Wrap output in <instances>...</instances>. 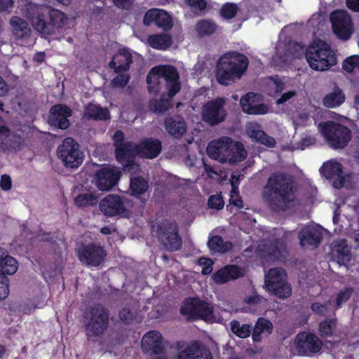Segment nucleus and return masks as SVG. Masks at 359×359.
Returning a JSON list of instances; mask_svg holds the SVG:
<instances>
[{
    "instance_id": "nucleus-55",
    "label": "nucleus",
    "mask_w": 359,
    "mask_h": 359,
    "mask_svg": "<svg viewBox=\"0 0 359 359\" xmlns=\"http://www.w3.org/2000/svg\"><path fill=\"white\" fill-rule=\"evenodd\" d=\"M119 319L126 325L130 324L133 319L134 315L128 308H123L118 313Z\"/></svg>"
},
{
    "instance_id": "nucleus-26",
    "label": "nucleus",
    "mask_w": 359,
    "mask_h": 359,
    "mask_svg": "<svg viewBox=\"0 0 359 359\" xmlns=\"http://www.w3.org/2000/svg\"><path fill=\"white\" fill-rule=\"evenodd\" d=\"M257 94L252 92L248 93L241 98L240 104L242 110L248 114L260 115L268 112L269 108L264 104H255Z\"/></svg>"
},
{
    "instance_id": "nucleus-36",
    "label": "nucleus",
    "mask_w": 359,
    "mask_h": 359,
    "mask_svg": "<svg viewBox=\"0 0 359 359\" xmlns=\"http://www.w3.org/2000/svg\"><path fill=\"white\" fill-rule=\"evenodd\" d=\"M320 172L323 176L329 180L341 177L342 165L336 161H327L321 166Z\"/></svg>"
},
{
    "instance_id": "nucleus-56",
    "label": "nucleus",
    "mask_w": 359,
    "mask_h": 359,
    "mask_svg": "<svg viewBox=\"0 0 359 359\" xmlns=\"http://www.w3.org/2000/svg\"><path fill=\"white\" fill-rule=\"evenodd\" d=\"M112 2L117 8L128 11L133 7L135 0H112Z\"/></svg>"
},
{
    "instance_id": "nucleus-15",
    "label": "nucleus",
    "mask_w": 359,
    "mask_h": 359,
    "mask_svg": "<svg viewBox=\"0 0 359 359\" xmlns=\"http://www.w3.org/2000/svg\"><path fill=\"white\" fill-rule=\"evenodd\" d=\"M296 348L301 355L319 353L323 347L322 341L313 333L302 332L295 337Z\"/></svg>"
},
{
    "instance_id": "nucleus-53",
    "label": "nucleus",
    "mask_w": 359,
    "mask_h": 359,
    "mask_svg": "<svg viewBox=\"0 0 359 359\" xmlns=\"http://www.w3.org/2000/svg\"><path fill=\"white\" fill-rule=\"evenodd\" d=\"M9 294V280L4 273H0V301L5 299Z\"/></svg>"
},
{
    "instance_id": "nucleus-4",
    "label": "nucleus",
    "mask_w": 359,
    "mask_h": 359,
    "mask_svg": "<svg viewBox=\"0 0 359 359\" xmlns=\"http://www.w3.org/2000/svg\"><path fill=\"white\" fill-rule=\"evenodd\" d=\"M65 15L57 9L46 6H38L30 18L34 29L45 38L52 35L55 28H61L65 24Z\"/></svg>"
},
{
    "instance_id": "nucleus-2",
    "label": "nucleus",
    "mask_w": 359,
    "mask_h": 359,
    "mask_svg": "<svg viewBox=\"0 0 359 359\" xmlns=\"http://www.w3.org/2000/svg\"><path fill=\"white\" fill-rule=\"evenodd\" d=\"M249 60L243 53L231 51L224 53L217 61L215 77L223 86H228L236 79H241L247 71Z\"/></svg>"
},
{
    "instance_id": "nucleus-49",
    "label": "nucleus",
    "mask_w": 359,
    "mask_h": 359,
    "mask_svg": "<svg viewBox=\"0 0 359 359\" xmlns=\"http://www.w3.org/2000/svg\"><path fill=\"white\" fill-rule=\"evenodd\" d=\"M344 70L352 73L354 69L359 70V55H353L346 58L342 63Z\"/></svg>"
},
{
    "instance_id": "nucleus-46",
    "label": "nucleus",
    "mask_w": 359,
    "mask_h": 359,
    "mask_svg": "<svg viewBox=\"0 0 359 359\" xmlns=\"http://www.w3.org/2000/svg\"><path fill=\"white\" fill-rule=\"evenodd\" d=\"M262 126L256 122H249L246 125L245 133L247 135L256 142H258L261 135L264 134Z\"/></svg>"
},
{
    "instance_id": "nucleus-23",
    "label": "nucleus",
    "mask_w": 359,
    "mask_h": 359,
    "mask_svg": "<svg viewBox=\"0 0 359 359\" xmlns=\"http://www.w3.org/2000/svg\"><path fill=\"white\" fill-rule=\"evenodd\" d=\"M132 62V54L128 48H122L113 56L109 67L113 69L116 74H119L128 72Z\"/></svg>"
},
{
    "instance_id": "nucleus-44",
    "label": "nucleus",
    "mask_w": 359,
    "mask_h": 359,
    "mask_svg": "<svg viewBox=\"0 0 359 359\" xmlns=\"http://www.w3.org/2000/svg\"><path fill=\"white\" fill-rule=\"evenodd\" d=\"M230 326L231 332L239 338L245 339L252 334L250 325H241L238 320H233L230 323Z\"/></svg>"
},
{
    "instance_id": "nucleus-28",
    "label": "nucleus",
    "mask_w": 359,
    "mask_h": 359,
    "mask_svg": "<svg viewBox=\"0 0 359 359\" xmlns=\"http://www.w3.org/2000/svg\"><path fill=\"white\" fill-rule=\"evenodd\" d=\"M164 127L167 133L177 140L181 139L187 130V123L183 119L172 116L165 118Z\"/></svg>"
},
{
    "instance_id": "nucleus-30",
    "label": "nucleus",
    "mask_w": 359,
    "mask_h": 359,
    "mask_svg": "<svg viewBox=\"0 0 359 359\" xmlns=\"http://www.w3.org/2000/svg\"><path fill=\"white\" fill-rule=\"evenodd\" d=\"M346 100V95L342 89L335 86L333 90L324 96L323 104L327 108L340 107Z\"/></svg>"
},
{
    "instance_id": "nucleus-32",
    "label": "nucleus",
    "mask_w": 359,
    "mask_h": 359,
    "mask_svg": "<svg viewBox=\"0 0 359 359\" xmlns=\"http://www.w3.org/2000/svg\"><path fill=\"white\" fill-rule=\"evenodd\" d=\"M273 324L269 320L262 317L259 318L255 323L254 329L252 331V341L254 342L261 341V334L264 332L271 334L273 332Z\"/></svg>"
},
{
    "instance_id": "nucleus-17",
    "label": "nucleus",
    "mask_w": 359,
    "mask_h": 359,
    "mask_svg": "<svg viewBox=\"0 0 359 359\" xmlns=\"http://www.w3.org/2000/svg\"><path fill=\"white\" fill-rule=\"evenodd\" d=\"M99 206L100 211L107 217H125V213L127 212L123 198L116 194H109L105 196L100 202Z\"/></svg>"
},
{
    "instance_id": "nucleus-39",
    "label": "nucleus",
    "mask_w": 359,
    "mask_h": 359,
    "mask_svg": "<svg viewBox=\"0 0 359 359\" xmlns=\"http://www.w3.org/2000/svg\"><path fill=\"white\" fill-rule=\"evenodd\" d=\"M286 274L280 268H272L265 274L264 284L268 290L271 289V285H276L281 281L285 280Z\"/></svg>"
},
{
    "instance_id": "nucleus-50",
    "label": "nucleus",
    "mask_w": 359,
    "mask_h": 359,
    "mask_svg": "<svg viewBox=\"0 0 359 359\" xmlns=\"http://www.w3.org/2000/svg\"><path fill=\"white\" fill-rule=\"evenodd\" d=\"M353 288L351 287H346L339 291L336 295L335 309H340L342 304L351 298Z\"/></svg>"
},
{
    "instance_id": "nucleus-51",
    "label": "nucleus",
    "mask_w": 359,
    "mask_h": 359,
    "mask_svg": "<svg viewBox=\"0 0 359 359\" xmlns=\"http://www.w3.org/2000/svg\"><path fill=\"white\" fill-rule=\"evenodd\" d=\"M130 76L128 74L119 73L111 81V86L114 88H123L129 83Z\"/></svg>"
},
{
    "instance_id": "nucleus-27",
    "label": "nucleus",
    "mask_w": 359,
    "mask_h": 359,
    "mask_svg": "<svg viewBox=\"0 0 359 359\" xmlns=\"http://www.w3.org/2000/svg\"><path fill=\"white\" fill-rule=\"evenodd\" d=\"M320 229L315 226H306L301 230L299 234L301 245L318 247L323 240Z\"/></svg>"
},
{
    "instance_id": "nucleus-58",
    "label": "nucleus",
    "mask_w": 359,
    "mask_h": 359,
    "mask_svg": "<svg viewBox=\"0 0 359 359\" xmlns=\"http://www.w3.org/2000/svg\"><path fill=\"white\" fill-rule=\"evenodd\" d=\"M186 2L194 10L202 11L207 7L205 0H186Z\"/></svg>"
},
{
    "instance_id": "nucleus-13",
    "label": "nucleus",
    "mask_w": 359,
    "mask_h": 359,
    "mask_svg": "<svg viewBox=\"0 0 359 359\" xmlns=\"http://www.w3.org/2000/svg\"><path fill=\"white\" fill-rule=\"evenodd\" d=\"M76 255L79 260L87 266L98 267L105 260L107 251L104 248L95 243L81 244L77 249Z\"/></svg>"
},
{
    "instance_id": "nucleus-9",
    "label": "nucleus",
    "mask_w": 359,
    "mask_h": 359,
    "mask_svg": "<svg viewBox=\"0 0 359 359\" xmlns=\"http://www.w3.org/2000/svg\"><path fill=\"white\" fill-rule=\"evenodd\" d=\"M112 140L116 161L123 165L125 172L132 171L135 165V158L137 156L135 144L126 142L124 133L121 130L115 131Z\"/></svg>"
},
{
    "instance_id": "nucleus-40",
    "label": "nucleus",
    "mask_w": 359,
    "mask_h": 359,
    "mask_svg": "<svg viewBox=\"0 0 359 359\" xmlns=\"http://www.w3.org/2000/svg\"><path fill=\"white\" fill-rule=\"evenodd\" d=\"M130 189L131 195L135 197H140L149 189V183L142 176H137L130 178Z\"/></svg>"
},
{
    "instance_id": "nucleus-62",
    "label": "nucleus",
    "mask_w": 359,
    "mask_h": 359,
    "mask_svg": "<svg viewBox=\"0 0 359 359\" xmlns=\"http://www.w3.org/2000/svg\"><path fill=\"white\" fill-rule=\"evenodd\" d=\"M266 301V300L264 297L257 294L251 295L245 299V302L248 304H262V302Z\"/></svg>"
},
{
    "instance_id": "nucleus-60",
    "label": "nucleus",
    "mask_w": 359,
    "mask_h": 359,
    "mask_svg": "<svg viewBox=\"0 0 359 359\" xmlns=\"http://www.w3.org/2000/svg\"><path fill=\"white\" fill-rule=\"evenodd\" d=\"M0 187L4 191H9L12 188V180L8 175H1L0 180Z\"/></svg>"
},
{
    "instance_id": "nucleus-1",
    "label": "nucleus",
    "mask_w": 359,
    "mask_h": 359,
    "mask_svg": "<svg viewBox=\"0 0 359 359\" xmlns=\"http://www.w3.org/2000/svg\"><path fill=\"white\" fill-rule=\"evenodd\" d=\"M262 197L272 210L285 211L295 200L292 179L283 172L271 173L264 187Z\"/></svg>"
},
{
    "instance_id": "nucleus-61",
    "label": "nucleus",
    "mask_w": 359,
    "mask_h": 359,
    "mask_svg": "<svg viewBox=\"0 0 359 359\" xmlns=\"http://www.w3.org/2000/svg\"><path fill=\"white\" fill-rule=\"evenodd\" d=\"M23 141L20 135H13L11 139L10 147L15 150L22 148Z\"/></svg>"
},
{
    "instance_id": "nucleus-6",
    "label": "nucleus",
    "mask_w": 359,
    "mask_h": 359,
    "mask_svg": "<svg viewBox=\"0 0 359 359\" xmlns=\"http://www.w3.org/2000/svg\"><path fill=\"white\" fill-rule=\"evenodd\" d=\"M305 57L310 67L318 72L328 70L337 62L330 46L322 40L314 42L306 48Z\"/></svg>"
},
{
    "instance_id": "nucleus-24",
    "label": "nucleus",
    "mask_w": 359,
    "mask_h": 359,
    "mask_svg": "<svg viewBox=\"0 0 359 359\" xmlns=\"http://www.w3.org/2000/svg\"><path fill=\"white\" fill-rule=\"evenodd\" d=\"M229 144L232 145V138L223 136L217 141L211 142L207 147V154L212 159L218 160L223 163V158H225L226 149L229 148Z\"/></svg>"
},
{
    "instance_id": "nucleus-7",
    "label": "nucleus",
    "mask_w": 359,
    "mask_h": 359,
    "mask_svg": "<svg viewBox=\"0 0 359 359\" xmlns=\"http://www.w3.org/2000/svg\"><path fill=\"white\" fill-rule=\"evenodd\" d=\"M155 236L163 248L168 252H175L182 248V239L175 222L163 220L156 223Z\"/></svg>"
},
{
    "instance_id": "nucleus-16",
    "label": "nucleus",
    "mask_w": 359,
    "mask_h": 359,
    "mask_svg": "<svg viewBox=\"0 0 359 359\" xmlns=\"http://www.w3.org/2000/svg\"><path fill=\"white\" fill-rule=\"evenodd\" d=\"M120 170L111 165H104L95 172V181L97 188L101 191H109L119 181Z\"/></svg>"
},
{
    "instance_id": "nucleus-37",
    "label": "nucleus",
    "mask_w": 359,
    "mask_h": 359,
    "mask_svg": "<svg viewBox=\"0 0 359 359\" xmlns=\"http://www.w3.org/2000/svg\"><path fill=\"white\" fill-rule=\"evenodd\" d=\"M208 246L212 252L225 253L231 250L233 244L231 241L224 242L221 236L216 235L209 238Z\"/></svg>"
},
{
    "instance_id": "nucleus-45",
    "label": "nucleus",
    "mask_w": 359,
    "mask_h": 359,
    "mask_svg": "<svg viewBox=\"0 0 359 359\" xmlns=\"http://www.w3.org/2000/svg\"><path fill=\"white\" fill-rule=\"evenodd\" d=\"M164 94L161 95L159 100H152L150 101V107L156 113H163L168 111L171 107L170 98H164Z\"/></svg>"
},
{
    "instance_id": "nucleus-5",
    "label": "nucleus",
    "mask_w": 359,
    "mask_h": 359,
    "mask_svg": "<svg viewBox=\"0 0 359 359\" xmlns=\"http://www.w3.org/2000/svg\"><path fill=\"white\" fill-rule=\"evenodd\" d=\"M83 318L86 334L88 339L101 337L109 327V311L101 304L87 307Z\"/></svg>"
},
{
    "instance_id": "nucleus-8",
    "label": "nucleus",
    "mask_w": 359,
    "mask_h": 359,
    "mask_svg": "<svg viewBox=\"0 0 359 359\" xmlns=\"http://www.w3.org/2000/svg\"><path fill=\"white\" fill-rule=\"evenodd\" d=\"M180 313L189 321L203 320L205 322L215 321L212 306L199 298L185 299L180 309Z\"/></svg>"
},
{
    "instance_id": "nucleus-54",
    "label": "nucleus",
    "mask_w": 359,
    "mask_h": 359,
    "mask_svg": "<svg viewBox=\"0 0 359 359\" xmlns=\"http://www.w3.org/2000/svg\"><path fill=\"white\" fill-rule=\"evenodd\" d=\"M198 264L202 266V274L208 275L212 271L213 262L210 258L201 257L198 259Z\"/></svg>"
},
{
    "instance_id": "nucleus-33",
    "label": "nucleus",
    "mask_w": 359,
    "mask_h": 359,
    "mask_svg": "<svg viewBox=\"0 0 359 359\" xmlns=\"http://www.w3.org/2000/svg\"><path fill=\"white\" fill-rule=\"evenodd\" d=\"M13 33L18 39H25L30 35L31 29L28 23L18 16H13L10 20Z\"/></svg>"
},
{
    "instance_id": "nucleus-12",
    "label": "nucleus",
    "mask_w": 359,
    "mask_h": 359,
    "mask_svg": "<svg viewBox=\"0 0 359 359\" xmlns=\"http://www.w3.org/2000/svg\"><path fill=\"white\" fill-rule=\"evenodd\" d=\"M225 103V99L221 97L205 102L201 108L202 120L211 126L224 122L227 116Z\"/></svg>"
},
{
    "instance_id": "nucleus-10",
    "label": "nucleus",
    "mask_w": 359,
    "mask_h": 359,
    "mask_svg": "<svg viewBox=\"0 0 359 359\" xmlns=\"http://www.w3.org/2000/svg\"><path fill=\"white\" fill-rule=\"evenodd\" d=\"M319 128L329 145L334 149L344 148L351 139V130L339 123L328 121L320 123Z\"/></svg>"
},
{
    "instance_id": "nucleus-64",
    "label": "nucleus",
    "mask_w": 359,
    "mask_h": 359,
    "mask_svg": "<svg viewBox=\"0 0 359 359\" xmlns=\"http://www.w3.org/2000/svg\"><path fill=\"white\" fill-rule=\"evenodd\" d=\"M346 6L350 10L359 12V0H346Z\"/></svg>"
},
{
    "instance_id": "nucleus-20",
    "label": "nucleus",
    "mask_w": 359,
    "mask_h": 359,
    "mask_svg": "<svg viewBox=\"0 0 359 359\" xmlns=\"http://www.w3.org/2000/svg\"><path fill=\"white\" fill-rule=\"evenodd\" d=\"M141 348L147 353L152 355L163 353L165 347L161 332L157 330H150L145 333L142 338Z\"/></svg>"
},
{
    "instance_id": "nucleus-22",
    "label": "nucleus",
    "mask_w": 359,
    "mask_h": 359,
    "mask_svg": "<svg viewBox=\"0 0 359 359\" xmlns=\"http://www.w3.org/2000/svg\"><path fill=\"white\" fill-rule=\"evenodd\" d=\"M155 359H166L164 357H157ZM176 359H213L210 349L198 342L187 346L182 351H179Z\"/></svg>"
},
{
    "instance_id": "nucleus-31",
    "label": "nucleus",
    "mask_w": 359,
    "mask_h": 359,
    "mask_svg": "<svg viewBox=\"0 0 359 359\" xmlns=\"http://www.w3.org/2000/svg\"><path fill=\"white\" fill-rule=\"evenodd\" d=\"M18 268V261L6 251L0 250V273L6 276L12 275L17 271Z\"/></svg>"
},
{
    "instance_id": "nucleus-11",
    "label": "nucleus",
    "mask_w": 359,
    "mask_h": 359,
    "mask_svg": "<svg viewBox=\"0 0 359 359\" xmlns=\"http://www.w3.org/2000/svg\"><path fill=\"white\" fill-rule=\"evenodd\" d=\"M57 156L67 168H78L83 162V152L72 137L65 138L57 148Z\"/></svg>"
},
{
    "instance_id": "nucleus-52",
    "label": "nucleus",
    "mask_w": 359,
    "mask_h": 359,
    "mask_svg": "<svg viewBox=\"0 0 359 359\" xmlns=\"http://www.w3.org/2000/svg\"><path fill=\"white\" fill-rule=\"evenodd\" d=\"M208 205L211 209L222 210L224 205L222 196L220 194L210 196L208 201Z\"/></svg>"
},
{
    "instance_id": "nucleus-41",
    "label": "nucleus",
    "mask_w": 359,
    "mask_h": 359,
    "mask_svg": "<svg viewBox=\"0 0 359 359\" xmlns=\"http://www.w3.org/2000/svg\"><path fill=\"white\" fill-rule=\"evenodd\" d=\"M337 327V320L336 318H326L319 323L318 333L322 338L331 337Z\"/></svg>"
},
{
    "instance_id": "nucleus-38",
    "label": "nucleus",
    "mask_w": 359,
    "mask_h": 359,
    "mask_svg": "<svg viewBox=\"0 0 359 359\" xmlns=\"http://www.w3.org/2000/svg\"><path fill=\"white\" fill-rule=\"evenodd\" d=\"M74 203L77 208L84 209L95 206L98 203V198L92 192L81 193L74 198Z\"/></svg>"
},
{
    "instance_id": "nucleus-25",
    "label": "nucleus",
    "mask_w": 359,
    "mask_h": 359,
    "mask_svg": "<svg viewBox=\"0 0 359 359\" xmlns=\"http://www.w3.org/2000/svg\"><path fill=\"white\" fill-rule=\"evenodd\" d=\"M243 276V273L238 266L229 264L215 272L212 279L217 284H224L230 280H236Z\"/></svg>"
},
{
    "instance_id": "nucleus-18",
    "label": "nucleus",
    "mask_w": 359,
    "mask_h": 359,
    "mask_svg": "<svg viewBox=\"0 0 359 359\" xmlns=\"http://www.w3.org/2000/svg\"><path fill=\"white\" fill-rule=\"evenodd\" d=\"M143 23L150 26L151 23L163 30L168 32L172 28L173 20L172 17L164 10L151 8L147 11L143 18Z\"/></svg>"
},
{
    "instance_id": "nucleus-14",
    "label": "nucleus",
    "mask_w": 359,
    "mask_h": 359,
    "mask_svg": "<svg viewBox=\"0 0 359 359\" xmlns=\"http://www.w3.org/2000/svg\"><path fill=\"white\" fill-rule=\"evenodd\" d=\"M332 31L337 38L342 40L350 39L353 32V23L346 11L337 10L330 15Z\"/></svg>"
},
{
    "instance_id": "nucleus-42",
    "label": "nucleus",
    "mask_w": 359,
    "mask_h": 359,
    "mask_svg": "<svg viewBox=\"0 0 359 359\" xmlns=\"http://www.w3.org/2000/svg\"><path fill=\"white\" fill-rule=\"evenodd\" d=\"M218 25L212 20L203 19L196 25V30L200 37L209 36L214 34Z\"/></svg>"
},
{
    "instance_id": "nucleus-21",
    "label": "nucleus",
    "mask_w": 359,
    "mask_h": 359,
    "mask_svg": "<svg viewBox=\"0 0 359 359\" xmlns=\"http://www.w3.org/2000/svg\"><path fill=\"white\" fill-rule=\"evenodd\" d=\"M135 149L140 157L154 159L161 154L162 142L158 139L144 137L138 144H135Z\"/></svg>"
},
{
    "instance_id": "nucleus-3",
    "label": "nucleus",
    "mask_w": 359,
    "mask_h": 359,
    "mask_svg": "<svg viewBox=\"0 0 359 359\" xmlns=\"http://www.w3.org/2000/svg\"><path fill=\"white\" fill-rule=\"evenodd\" d=\"M165 79L168 97L172 98L181 90L182 84L177 68L172 65H159L151 69L147 76V89L149 93L156 95L160 91V81Z\"/></svg>"
},
{
    "instance_id": "nucleus-63",
    "label": "nucleus",
    "mask_w": 359,
    "mask_h": 359,
    "mask_svg": "<svg viewBox=\"0 0 359 359\" xmlns=\"http://www.w3.org/2000/svg\"><path fill=\"white\" fill-rule=\"evenodd\" d=\"M294 95H295V92L292 91V90L285 93L281 95L280 97L277 100L276 102L278 104H282L286 102L290 99H291Z\"/></svg>"
},
{
    "instance_id": "nucleus-43",
    "label": "nucleus",
    "mask_w": 359,
    "mask_h": 359,
    "mask_svg": "<svg viewBox=\"0 0 359 359\" xmlns=\"http://www.w3.org/2000/svg\"><path fill=\"white\" fill-rule=\"evenodd\" d=\"M269 291L276 297L284 299L291 295L292 287L288 282L284 280L276 285H271V289Z\"/></svg>"
},
{
    "instance_id": "nucleus-48",
    "label": "nucleus",
    "mask_w": 359,
    "mask_h": 359,
    "mask_svg": "<svg viewBox=\"0 0 359 359\" xmlns=\"http://www.w3.org/2000/svg\"><path fill=\"white\" fill-rule=\"evenodd\" d=\"M238 11V7L236 4L226 3L220 9V15L223 18L230 20L236 15Z\"/></svg>"
},
{
    "instance_id": "nucleus-29",
    "label": "nucleus",
    "mask_w": 359,
    "mask_h": 359,
    "mask_svg": "<svg viewBox=\"0 0 359 359\" xmlns=\"http://www.w3.org/2000/svg\"><path fill=\"white\" fill-rule=\"evenodd\" d=\"M247 151L245 149L243 144L240 142H234L232 140V145L226 149L225 158H223L224 162L230 163H237L245 160L247 156Z\"/></svg>"
},
{
    "instance_id": "nucleus-47",
    "label": "nucleus",
    "mask_w": 359,
    "mask_h": 359,
    "mask_svg": "<svg viewBox=\"0 0 359 359\" xmlns=\"http://www.w3.org/2000/svg\"><path fill=\"white\" fill-rule=\"evenodd\" d=\"M336 257L340 264H345L350 261V250L346 245H344L343 243H340L336 246Z\"/></svg>"
},
{
    "instance_id": "nucleus-57",
    "label": "nucleus",
    "mask_w": 359,
    "mask_h": 359,
    "mask_svg": "<svg viewBox=\"0 0 359 359\" xmlns=\"http://www.w3.org/2000/svg\"><path fill=\"white\" fill-rule=\"evenodd\" d=\"M269 148H273L276 145V140L274 137L269 136L265 132L261 135V137L257 142Z\"/></svg>"
},
{
    "instance_id": "nucleus-35",
    "label": "nucleus",
    "mask_w": 359,
    "mask_h": 359,
    "mask_svg": "<svg viewBox=\"0 0 359 359\" xmlns=\"http://www.w3.org/2000/svg\"><path fill=\"white\" fill-rule=\"evenodd\" d=\"M84 114L86 117L93 120L106 121L110 118V113L107 108L91 102L86 107Z\"/></svg>"
},
{
    "instance_id": "nucleus-19",
    "label": "nucleus",
    "mask_w": 359,
    "mask_h": 359,
    "mask_svg": "<svg viewBox=\"0 0 359 359\" xmlns=\"http://www.w3.org/2000/svg\"><path fill=\"white\" fill-rule=\"evenodd\" d=\"M72 115V111L68 106L62 104H55L50 109L48 123L50 126L65 130L69 127L68 118Z\"/></svg>"
},
{
    "instance_id": "nucleus-34",
    "label": "nucleus",
    "mask_w": 359,
    "mask_h": 359,
    "mask_svg": "<svg viewBox=\"0 0 359 359\" xmlns=\"http://www.w3.org/2000/svg\"><path fill=\"white\" fill-rule=\"evenodd\" d=\"M147 42L154 49L166 50L172 45V40L169 34L162 33L149 35Z\"/></svg>"
},
{
    "instance_id": "nucleus-59",
    "label": "nucleus",
    "mask_w": 359,
    "mask_h": 359,
    "mask_svg": "<svg viewBox=\"0 0 359 359\" xmlns=\"http://www.w3.org/2000/svg\"><path fill=\"white\" fill-rule=\"evenodd\" d=\"M311 309L314 313L321 316H325L327 311V307L326 304L318 302L313 303L311 306Z\"/></svg>"
}]
</instances>
